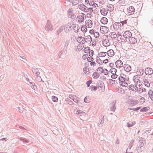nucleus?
Masks as SVG:
<instances>
[{
	"label": "nucleus",
	"mask_w": 153,
	"mask_h": 153,
	"mask_svg": "<svg viewBox=\"0 0 153 153\" xmlns=\"http://www.w3.org/2000/svg\"><path fill=\"white\" fill-rule=\"evenodd\" d=\"M141 85V83L140 80H139L137 81L135 87L133 85H131L128 86V88L129 90L133 91H137L138 88V87H140Z\"/></svg>",
	"instance_id": "f257e3e1"
},
{
	"label": "nucleus",
	"mask_w": 153,
	"mask_h": 153,
	"mask_svg": "<svg viewBox=\"0 0 153 153\" xmlns=\"http://www.w3.org/2000/svg\"><path fill=\"white\" fill-rule=\"evenodd\" d=\"M113 27L114 30L117 31L121 30L122 28L121 24L120 22H115L113 24Z\"/></svg>",
	"instance_id": "f03ea898"
},
{
	"label": "nucleus",
	"mask_w": 153,
	"mask_h": 153,
	"mask_svg": "<svg viewBox=\"0 0 153 153\" xmlns=\"http://www.w3.org/2000/svg\"><path fill=\"white\" fill-rule=\"evenodd\" d=\"M135 11L134 7L133 6H130L127 9L126 13L128 15H131L134 13Z\"/></svg>",
	"instance_id": "7ed1b4c3"
},
{
	"label": "nucleus",
	"mask_w": 153,
	"mask_h": 153,
	"mask_svg": "<svg viewBox=\"0 0 153 153\" xmlns=\"http://www.w3.org/2000/svg\"><path fill=\"white\" fill-rule=\"evenodd\" d=\"M102 44L105 47L108 46L110 45V43L107 37H105L103 38Z\"/></svg>",
	"instance_id": "20e7f679"
},
{
	"label": "nucleus",
	"mask_w": 153,
	"mask_h": 153,
	"mask_svg": "<svg viewBox=\"0 0 153 153\" xmlns=\"http://www.w3.org/2000/svg\"><path fill=\"white\" fill-rule=\"evenodd\" d=\"M117 36H118V37L121 36L120 33L118 31L117 32V33H116L115 32H111L110 34V37L112 39L116 38Z\"/></svg>",
	"instance_id": "39448f33"
},
{
	"label": "nucleus",
	"mask_w": 153,
	"mask_h": 153,
	"mask_svg": "<svg viewBox=\"0 0 153 153\" xmlns=\"http://www.w3.org/2000/svg\"><path fill=\"white\" fill-rule=\"evenodd\" d=\"M100 30L102 34H105L108 33L109 30L108 27L105 26H102L100 27Z\"/></svg>",
	"instance_id": "423d86ee"
},
{
	"label": "nucleus",
	"mask_w": 153,
	"mask_h": 153,
	"mask_svg": "<svg viewBox=\"0 0 153 153\" xmlns=\"http://www.w3.org/2000/svg\"><path fill=\"white\" fill-rule=\"evenodd\" d=\"M85 17H86L85 15L82 13L77 17V19L79 22H82L84 21Z\"/></svg>",
	"instance_id": "0eeeda50"
},
{
	"label": "nucleus",
	"mask_w": 153,
	"mask_h": 153,
	"mask_svg": "<svg viewBox=\"0 0 153 153\" xmlns=\"http://www.w3.org/2000/svg\"><path fill=\"white\" fill-rule=\"evenodd\" d=\"M132 33L129 31H125L123 34V36L125 38L130 39L132 36Z\"/></svg>",
	"instance_id": "6e6552de"
},
{
	"label": "nucleus",
	"mask_w": 153,
	"mask_h": 153,
	"mask_svg": "<svg viewBox=\"0 0 153 153\" xmlns=\"http://www.w3.org/2000/svg\"><path fill=\"white\" fill-rule=\"evenodd\" d=\"M85 25L87 27L91 28L92 26V22L90 20H88L86 21Z\"/></svg>",
	"instance_id": "1a4fd4ad"
},
{
	"label": "nucleus",
	"mask_w": 153,
	"mask_h": 153,
	"mask_svg": "<svg viewBox=\"0 0 153 153\" xmlns=\"http://www.w3.org/2000/svg\"><path fill=\"white\" fill-rule=\"evenodd\" d=\"M115 65L117 68H120L123 66V62L120 60H118L115 62Z\"/></svg>",
	"instance_id": "9d476101"
},
{
	"label": "nucleus",
	"mask_w": 153,
	"mask_h": 153,
	"mask_svg": "<svg viewBox=\"0 0 153 153\" xmlns=\"http://www.w3.org/2000/svg\"><path fill=\"white\" fill-rule=\"evenodd\" d=\"M145 73L147 75H150L153 73L152 69L150 68H147L145 70Z\"/></svg>",
	"instance_id": "9b49d317"
},
{
	"label": "nucleus",
	"mask_w": 153,
	"mask_h": 153,
	"mask_svg": "<svg viewBox=\"0 0 153 153\" xmlns=\"http://www.w3.org/2000/svg\"><path fill=\"white\" fill-rule=\"evenodd\" d=\"M79 7L81 10L85 12H88V8L83 4H81L79 5Z\"/></svg>",
	"instance_id": "f8f14e48"
},
{
	"label": "nucleus",
	"mask_w": 153,
	"mask_h": 153,
	"mask_svg": "<svg viewBox=\"0 0 153 153\" xmlns=\"http://www.w3.org/2000/svg\"><path fill=\"white\" fill-rule=\"evenodd\" d=\"M78 42L80 44H84L85 43V40L84 38L82 36H79L77 38Z\"/></svg>",
	"instance_id": "ddd939ff"
},
{
	"label": "nucleus",
	"mask_w": 153,
	"mask_h": 153,
	"mask_svg": "<svg viewBox=\"0 0 153 153\" xmlns=\"http://www.w3.org/2000/svg\"><path fill=\"white\" fill-rule=\"evenodd\" d=\"M84 40H85V42L88 43H90L92 41L91 38L90 36H87L85 37L84 38Z\"/></svg>",
	"instance_id": "4468645a"
},
{
	"label": "nucleus",
	"mask_w": 153,
	"mask_h": 153,
	"mask_svg": "<svg viewBox=\"0 0 153 153\" xmlns=\"http://www.w3.org/2000/svg\"><path fill=\"white\" fill-rule=\"evenodd\" d=\"M108 56L110 57L112 56L114 54V52L113 50L111 49L108 51L107 52Z\"/></svg>",
	"instance_id": "2eb2a0df"
},
{
	"label": "nucleus",
	"mask_w": 153,
	"mask_h": 153,
	"mask_svg": "<svg viewBox=\"0 0 153 153\" xmlns=\"http://www.w3.org/2000/svg\"><path fill=\"white\" fill-rule=\"evenodd\" d=\"M100 76V75L99 73L97 72H94L92 74V77L95 79L98 78Z\"/></svg>",
	"instance_id": "dca6fc26"
},
{
	"label": "nucleus",
	"mask_w": 153,
	"mask_h": 153,
	"mask_svg": "<svg viewBox=\"0 0 153 153\" xmlns=\"http://www.w3.org/2000/svg\"><path fill=\"white\" fill-rule=\"evenodd\" d=\"M100 22L102 24H106L108 22V19L104 17L101 19Z\"/></svg>",
	"instance_id": "f3484780"
},
{
	"label": "nucleus",
	"mask_w": 153,
	"mask_h": 153,
	"mask_svg": "<svg viewBox=\"0 0 153 153\" xmlns=\"http://www.w3.org/2000/svg\"><path fill=\"white\" fill-rule=\"evenodd\" d=\"M129 39V42L131 44H134L137 42L136 39L134 37H130Z\"/></svg>",
	"instance_id": "a211bd4d"
},
{
	"label": "nucleus",
	"mask_w": 153,
	"mask_h": 153,
	"mask_svg": "<svg viewBox=\"0 0 153 153\" xmlns=\"http://www.w3.org/2000/svg\"><path fill=\"white\" fill-rule=\"evenodd\" d=\"M149 97L151 100H153V92L152 90H150L149 91Z\"/></svg>",
	"instance_id": "6ab92c4d"
},
{
	"label": "nucleus",
	"mask_w": 153,
	"mask_h": 153,
	"mask_svg": "<svg viewBox=\"0 0 153 153\" xmlns=\"http://www.w3.org/2000/svg\"><path fill=\"white\" fill-rule=\"evenodd\" d=\"M98 89L100 92H102L104 91L105 86L104 85L98 87Z\"/></svg>",
	"instance_id": "aec40b11"
},
{
	"label": "nucleus",
	"mask_w": 153,
	"mask_h": 153,
	"mask_svg": "<svg viewBox=\"0 0 153 153\" xmlns=\"http://www.w3.org/2000/svg\"><path fill=\"white\" fill-rule=\"evenodd\" d=\"M100 12L102 15L103 16H105L107 14V11L104 9H102L100 10Z\"/></svg>",
	"instance_id": "412c9836"
},
{
	"label": "nucleus",
	"mask_w": 153,
	"mask_h": 153,
	"mask_svg": "<svg viewBox=\"0 0 153 153\" xmlns=\"http://www.w3.org/2000/svg\"><path fill=\"white\" fill-rule=\"evenodd\" d=\"M106 55V53L104 52H101L98 53V55L99 57H103L105 56Z\"/></svg>",
	"instance_id": "4be33fe9"
},
{
	"label": "nucleus",
	"mask_w": 153,
	"mask_h": 153,
	"mask_svg": "<svg viewBox=\"0 0 153 153\" xmlns=\"http://www.w3.org/2000/svg\"><path fill=\"white\" fill-rule=\"evenodd\" d=\"M83 72L86 74H88L90 73L89 69L87 67H85L83 68Z\"/></svg>",
	"instance_id": "5701e85b"
},
{
	"label": "nucleus",
	"mask_w": 153,
	"mask_h": 153,
	"mask_svg": "<svg viewBox=\"0 0 153 153\" xmlns=\"http://www.w3.org/2000/svg\"><path fill=\"white\" fill-rule=\"evenodd\" d=\"M144 84L145 86L147 87H149L150 86V84L148 81L146 79H144Z\"/></svg>",
	"instance_id": "b1692460"
},
{
	"label": "nucleus",
	"mask_w": 153,
	"mask_h": 153,
	"mask_svg": "<svg viewBox=\"0 0 153 153\" xmlns=\"http://www.w3.org/2000/svg\"><path fill=\"white\" fill-rule=\"evenodd\" d=\"M98 73L99 74H101L103 73V69L102 67H100L98 68L97 70Z\"/></svg>",
	"instance_id": "393cba45"
},
{
	"label": "nucleus",
	"mask_w": 153,
	"mask_h": 153,
	"mask_svg": "<svg viewBox=\"0 0 153 153\" xmlns=\"http://www.w3.org/2000/svg\"><path fill=\"white\" fill-rule=\"evenodd\" d=\"M143 70L141 68H138L137 71V73L139 75H141L143 74Z\"/></svg>",
	"instance_id": "a878e982"
},
{
	"label": "nucleus",
	"mask_w": 153,
	"mask_h": 153,
	"mask_svg": "<svg viewBox=\"0 0 153 153\" xmlns=\"http://www.w3.org/2000/svg\"><path fill=\"white\" fill-rule=\"evenodd\" d=\"M120 85L122 86L126 87L128 86V84L125 81L120 82Z\"/></svg>",
	"instance_id": "bb28decb"
},
{
	"label": "nucleus",
	"mask_w": 153,
	"mask_h": 153,
	"mask_svg": "<svg viewBox=\"0 0 153 153\" xmlns=\"http://www.w3.org/2000/svg\"><path fill=\"white\" fill-rule=\"evenodd\" d=\"M81 30L83 33L86 32L87 30L86 25L82 26V27H81Z\"/></svg>",
	"instance_id": "cd10ccee"
},
{
	"label": "nucleus",
	"mask_w": 153,
	"mask_h": 153,
	"mask_svg": "<svg viewBox=\"0 0 153 153\" xmlns=\"http://www.w3.org/2000/svg\"><path fill=\"white\" fill-rule=\"evenodd\" d=\"M96 61L97 63L100 64H102L103 63L102 60H101L99 57H97L96 58Z\"/></svg>",
	"instance_id": "c85d7f7f"
},
{
	"label": "nucleus",
	"mask_w": 153,
	"mask_h": 153,
	"mask_svg": "<svg viewBox=\"0 0 153 153\" xmlns=\"http://www.w3.org/2000/svg\"><path fill=\"white\" fill-rule=\"evenodd\" d=\"M149 109V108L148 107L143 108H142L140 111L142 112H146L148 111Z\"/></svg>",
	"instance_id": "c756f323"
},
{
	"label": "nucleus",
	"mask_w": 153,
	"mask_h": 153,
	"mask_svg": "<svg viewBox=\"0 0 153 153\" xmlns=\"http://www.w3.org/2000/svg\"><path fill=\"white\" fill-rule=\"evenodd\" d=\"M69 97L71 99H72V100L75 102H77L78 101V100H76V99H75L74 98V97H76V96H74V95H70L69 96Z\"/></svg>",
	"instance_id": "7c9ffc66"
},
{
	"label": "nucleus",
	"mask_w": 153,
	"mask_h": 153,
	"mask_svg": "<svg viewBox=\"0 0 153 153\" xmlns=\"http://www.w3.org/2000/svg\"><path fill=\"white\" fill-rule=\"evenodd\" d=\"M79 0H73L72 1L73 5H75L79 3Z\"/></svg>",
	"instance_id": "2f4dec72"
},
{
	"label": "nucleus",
	"mask_w": 153,
	"mask_h": 153,
	"mask_svg": "<svg viewBox=\"0 0 153 153\" xmlns=\"http://www.w3.org/2000/svg\"><path fill=\"white\" fill-rule=\"evenodd\" d=\"M52 99L53 101L55 102H56L58 101L57 97L55 96H53L52 97Z\"/></svg>",
	"instance_id": "473e14b6"
},
{
	"label": "nucleus",
	"mask_w": 153,
	"mask_h": 153,
	"mask_svg": "<svg viewBox=\"0 0 153 153\" xmlns=\"http://www.w3.org/2000/svg\"><path fill=\"white\" fill-rule=\"evenodd\" d=\"M90 99L89 97L87 96L84 99V101L86 103H88L90 102Z\"/></svg>",
	"instance_id": "72a5a7b5"
},
{
	"label": "nucleus",
	"mask_w": 153,
	"mask_h": 153,
	"mask_svg": "<svg viewBox=\"0 0 153 153\" xmlns=\"http://www.w3.org/2000/svg\"><path fill=\"white\" fill-rule=\"evenodd\" d=\"M137 103L138 101L136 100H134L131 101V104L132 105H134L137 104Z\"/></svg>",
	"instance_id": "f704fd0d"
},
{
	"label": "nucleus",
	"mask_w": 153,
	"mask_h": 153,
	"mask_svg": "<svg viewBox=\"0 0 153 153\" xmlns=\"http://www.w3.org/2000/svg\"><path fill=\"white\" fill-rule=\"evenodd\" d=\"M109 82L110 85H112L114 84L115 82V81L113 79H110Z\"/></svg>",
	"instance_id": "c9c22d12"
},
{
	"label": "nucleus",
	"mask_w": 153,
	"mask_h": 153,
	"mask_svg": "<svg viewBox=\"0 0 153 153\" xmlns=\"http://www.w3.org/2000/svg\"><path fill=\"white\" fill-rule=\"evenodd\" d=\"M111 72L113 74H114L116 73L117 70L115 68H112L111 69Z\"/></svg>",
	"instance_id": "e433bc0d"
},
{
	"label": "nucleus",
	"mask_w": 153,
	"mask_h": 153,
	"mask_svg": "<svg viewBox=\"0 0 153 153\" xmlns=\"http://www.w3.org/2000/svg\"><path fill=\"white\" fill-rule=\"evenodd\" d=\"M89 50V49L88 47H85L84 49V51L85 53H88Z\"/></svg>",
	"instance_id": "4c0bfd02"
},
{
	"label": "nucleus",
	"mask_w": 153,
	"mask_h": 153,
	"mask_svg": "<svg viewBox=\"0 0 153 153\" xmlns=\"http://www.w3.org/2000/svg\"><path fill=\"white\" fill-rule=\"evenodd\" d=\"M140 102L141 103H143L145 101V99L144 97H142L140 99Z\"/></svg>",
	"instance_id": "58836bf2"
},
{
	"label": "nucleus",
	"mask_w": 153,
	"mask_h": 153,
	"mask_svg": "<svg viewBox=\"0 0 153 153\" xmlns=\"http://www.w3.org/2000/svg\"><path fill=\"white\" fill-rule=\"evenodd\" d=\"M135 124V122H133L131 123V124L128 123V127H131L134 125Z\"/></svg>",
	"instance_id": "ea45409f"
},
{
	"label": "nucleus",
	"mask_w": 153,
	"mask_h": 153,
	"mask_svg": "<svg viewBox=\"0 0 153 153\" xmlns=\"http://www.w3.org/2000/svg\"><path fill=\"white\" fill-rule=\"evenodd\" d=\"M87 60L88 62H91L93 61L94 59L91 57H88L87 58Z\"/></svg>",
	"instance_id": "a19ab883"
},
{
	"label": "nucleus",
	"mask_w": 153,
	"mask_h": 153,
	"mask_svg": "<svg viewBox=\"0 0 153 153\" xmlns=\"http://www.w3.org/2000/svg\"><path fill=\"white\" fill-rule=\"evenodd\" d=\"M91 90H93L94 91H96L97 90V88H98V87H97L95 86L92 85V86H91Z\"/></svg>",
	"instance_id": "79ce46f5"
},
{
	"label": "nucleus",
	"mask_w": 153,
	"mask_h": 153,
	"mask_svg": "<svg viewBox=\"0 0 153 153\" xmlns=\"http://www.w3.org/2000/svg\"><path fill=\"white\" fill-rule=\"evenodd\" d=\"M117 77V75L115 74H113L111 76V78L112 79H115Z\"/></svg>",
	"instance_id": "37998d69"
},
{
	"label": "nucleus",
	"mask_w": 153,
	"mask_h": 153,
	"mask_svg": "<svg viewBox=\"0 0 153 153\" xmlns=\"http://www.w3.org/2000/svg\"><path fill=\"white\" fill-rule=\"evenodd\" d=\"M119 80L120 81V82H123V81H125V79L123 77L121 76L119 78Z\"/></svg>",
	"instance_id": "c03bdc74"
},
{
	"label": "nucleus",
	"mask_w": 153,
	"mask_h": 153,
	"mask_svg": "<svg viewBox=\"0 0 153 153\" xmlns=\"http://www.w3.org/2000/svg\"><path fill=\"white\" fill-rule=\"evenodd\" d=\"M94 36L96 38H97L99 36V34L98 32H95L94 33Z\"/></svg>",
	"instance_id": "a18cd8bd"
},
{
	"label": "nucleus",
	"mask_w": 153,
	"mask_h": 153,
	"mask_svg": "<svg viewBox=\"0 0 153 153\" xmlns=\"http://www.w3.org/2000/svg\"><path fill=\"white\" fill-rule=\"evenodd\" d=\"M88 56V54H85L83 56L82 58L84 60H85L87 59Z\"/></svg>",
	"instance_id": "49530a36"
},
{
	"label": "nucleus",
	"mask_w": 153,
	"mask_h": 153,
	"mask_svg": "<svg viewBox=\"0 0 153 153\" xmlns=\"http://www.w3.org/2000/svg\"><path fill=\"white\" fill-rule=\"evenodd\" d=\"M92 82L91 80H89L87 81L86 82V84L87 85L88 87L90 86V85L92 83Z\"/></svg>",
	"instance_id": "de8ad7c7"
},
{
	"label": "nucleus",
	"mask_w": 153,
	"mask_h": 153,
	"mask_svg": "<svg viewBox=\"0 0 153 153\" xmlns=\"http://www.w3.org/2000/svg\"><path fill=\"white\" fill-rule=\"evenodd\" d=\"M103 73H104V74L107 75L108 74V71L106 70V69H103Z\"/></svg>",
	"instance_id": "09e8293b"
},
{
	"label": "nucleus",
	"mask_w": 153,
	"mask_h": 153,
	"mask_svg": "<svg viewBox=\"0 0 153 153\" xmlns=\"http://www.w3.org/2000/svg\"><path fill=\"white\" fill-rule=\"evenodd\" d=\"M104 4V1L103 0H101L100 1L99 4L100 6H101Z\"/></svg>",
	"instance_id": "8fccbe9b"
},
{
	"label": "nucleus",
	"mask_w": 153,
	"mask_h": 153,
	"mask_svg": "<svg viewBox=\"0 0 153 153\" xmlns=\"http://www.w3.org/2000/svg\"><path fill=\"white\" fill-rule=\"evenodd\" d=\"M140 108H141V107H137L136 108H134L133 109L130 108V110L133 109V111H138L139 110Z\"/></svg>",
	"instance_id": "3c124183"
},
{
	"label": "nucleus",
	"mask_w": 153,
	"mask_h": 153,
	"mask_svg": "<svg viewBox=\"0 0 153 153\" xmlns=\"http://www.w3.org/2000/svg\"><path fill=\"white\" fill-rule=\"evenodd\" d=\"M93 7L88 8V12H89L90 13L92 12L93 11Z\"/></svg>",
	"instance_id": "603ef678"
},
{
	"label": "nucleus",
	"mask_w": 153,
	"mask_h": 153,
	"mask_svg": "<svg viewBox=\"0 0 153 153\" xmlns=\"http://www.w3.org/2000/svg\"><path fill=\"white\" fill-rule=\"evenodd\" d=\"M93 52L94 51H91L89 52V55L90 56H92L93 55Z\"/></svg>",
	"instance_id": "864d4df0"
},
{
	"label": "nucleus",
	"mask_w": 153,
	"mask_h": 153,
	"mask_svg": "<svg viewBox=\"0 0 153 153\" xmlns=\"http://www.w3.org/2000/svg\"><path fill=\"white\" fill-rule=\"evenodd\" d=\"M98 7V5L96 3H93V5L92 6V7L93 8H96Z\"/></svg>",
	"instance_id": "5fc2aeb1"
},
{
	"label": "nucleus",
	"mask_w": 153,
	"mask_h": 153,
	"mask_svg": "<svg viewBox=\"0 0 153 153\" xmlns=\"http://www.w3.org/2000/svg\"><path fill=\"white\" fill-rule=\"evenodd\" d=\"M108 62V59H106L105 60H103L102 62H103V63L106 64V63H107Z\"/></svg>",
	"instance_id": "6e6d98bb"
},
{
	"label": "nucleus",
	"mask_w": 153,
	"mask_h": 153,
	"mask_svg": "<svg viewBox=\"0 0 153 153\" xmlns=\"http://www.w3.org/2000/svg\"><path fill=\"white\" fill-rule=\"evenodd\" d=\"M96 63L95 62H91L90 63V65L91 66H94L95 65Z\"/></svg>",
	"instance_id": "4d7b16f0"
},
{
	"label": "nucleus",
	"mask_w": 153,
	"mask_h": 153,
	"mask_svg": "<svg viewBox=\"0 0 153 153\" xmlns=\"http://www.w3.org/2000/svg\"><path fill=\"white\" fill-rule=\"evenodd\" d=\"M121 23L123 25L124 24H126L127 23V21H123L121 22Z\"/></svg>",
	"instance_id": "13d9d810"
},
{
	"label": "nucleus",
	"mask_w": 153,
	"mask_h": 153,
	"mask_svg": "<svg viewBox=\"0 0 153 153\" xmlns=\"http://www.w3.org/2000/svg\"><path fill=\"white\" fill-rule=\"evenodd\" d=\"M85 3L86 4H88L89 3V1L88 0H85Z\"/></svg>",
	"instance_id": "bf43d9fd"
},
{
	"label": "nucleus",
	"mask_w": 153,
	"mask_h": 153,
	"mask_svg": "<svg viewBox=\"0 0 153 153\" xmlns=\"http://www.w3.org/2000/svg\"><path fill=\"white\" fill-rule=\"evenodd\" d=\"M124 69H125V70H126V71H130L131 68L130 67V69L127 70V69L126 68V67H124Z\"/></svg>",
	"instance_id": "052dcab7"
},
{
	"label": "nucleus",
	"mask_w": 153,
	"mask_h": 153,
	"mask_svg": "<svg viewBox=\"0 0 153 153\" xmlns=\"http://www.w3.org/2000/svg\"><path fill=\"white\" fill-rule=\"evenodd\" d=\"M90 33H94V31L93 30H90Z\"/></svg>",
	"instance_id": "680f3d73"
},
{
	"label": "nucleus",
	"mask_w": 153,
	"mask_h": 153,
	"mask_svg": "<svg viewBox=\"0 0 153 153\" xmlns=\"http://www.w3.org/2000/svg\"><path fill=\"white\" fill-rule=\"evenodd\" d=\"M89 5L90 6H93V2H90L89 3Z\"/></svg>",
	"instance_id": "e2e57ef3"
},
{
	"label": "nucleus",
	"mask_w": 153,
	"mask_h": 153,
	"mask_svg": "<svg viewBox=\"0 0 153 153\" xmlns=\"http://www.w3.org/2000/svg\"><path fill=\"white\" fill-rule=\"evenodd\" d=\"M114 0H110V1H114Z\"/></svg>",
	"instance_id": "0e129e2a"
}]
</instances>
